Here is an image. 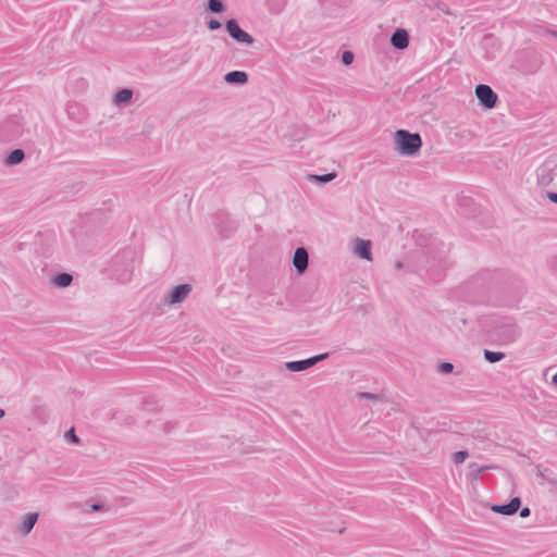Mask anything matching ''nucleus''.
I'll list each match as a JSON object with an SVG mask.
<instances>
[{"instance_id":"obj_17","label":"nucleus","mask_w":557,"mask_h":557,"mask_svg":"<svg viewBox=\"0 0 557 557\" xmlns=\"http://www.w3.org/2000/svg\"><path fill=\"white\" fill-rule=\"evenodd\" d=\"M72 281L73 276L65 272L57 274L53 278V283L59 287H67Z\"/></svg>"},{"instance_id":"obj_28","label":"nucleus","mask_w":557,"mask_h":557,"mask_svg":"<svg viewBox=\"0 0 557 557\" xmlns=\"http://www.w3.org/2000/svg\"><path fill=\"white\" fill-rule=\"evenodd\" d=\"M235 228L234 227H230V228H221L220 230V234L225 237V238H228L231 237V235L234 233Z\"/></svg>"},{"instance_id":"obj_22","label":"nucleus","mask_w":557,"mask_h":557,"mask_svg":"<svg viewBox=\"0 0 557 557\" xmlns=\"http://www.w3.org/2000/svg\"><path fill=\"white\" fill-rule=\"evenodd\" d=\"M468 457V453L466 450L456 451L453 456V460L456 465L462 463Z\"/></svg>"},{"instance_id":"obj_15","label":"nucleus","mask_w":557,"mask_h":557,"mask_svg":"<svg viewBox=\"0 0 557 557\" xmlns=\"http://www.w3.org/2000/svg\"><path fill=\"white\" fill-rule=\"evenodd\" d=\"M25 158V152L24 150L22 149H14L13 151H11L7 159H5V163L8 165H16L18 163H21Z\"/></svg>"},{"instance_id":"obj_24","label":"nucleus","mask_w":557,"mask_h":557,"mask_svg":"<svg viewBox=\"0 0 557 557\" xmlns=\"http://www.w3.org/2000/svg\"><path fill=\"white\" fill-rule=\"evenodd\" d=\"M453 370H454V364L450 362H442L438 364V372H441V373L448 374V373L453 372Z\"/></svg>"},{"instance_id":"obj_35","label":"nucleus","mask_w":557,"mask_h":557,"mask_svg":"<svg viewBox=\"0 0 557 557\" xmlns=\"http://www.w3.org/2000/svg\"><path fill=\"white\" fill-rule=\"evenodd\" d=\"M4 414H5V413H4V410H3V409H0V419H1L2 417H4Z\"/></svg>"},{"instance_id":"obj_3","label":"nucleus","mask_w":557,"mask_h":557,"mask_svg":"<svg viewBox=\"0 0 557 557\" xmlns=\"http://www.w3.org/2000/svg\"><path fill=\"white\" fill-rule=\"evenodd\" d=\"M225 29L228 35L239 44L250 46L255 42V38L246 30L240 28L238 22L235 18H230L225 22Z\"/></svg>"},{"instance_id":"obj_32","label":"nucleus","mask_w":557,"mask_h":557,"mask_svg":"<svg viewBox=\"0 0 557 557\" xmlns=\"http://www.w3.org/2000/svg\"><path fill=\"white\" fill-rule=\"evenodd\" d=\"M395 267H396V269H401L404 265H403V262H401V261H397V262L395 263Z\"/></svg>"},{"instance_id":"obj_2","label":"nucleus","mask_w":557,"mask_h":557,"mask_svg":"<svg viewBox=\"0 0 557 557\" xmlns=\"http://www.w3.org/2000/svg\"><path fill=\"white\" fill-rule=\"evenodd\" d=\"M395 149L401 156H414L422 147V138L418 133L398 129L395 133Z\"/></svg>"},{"instance_id":"obj_4","label":"nucleus","mask_w":557,"mask_h":557,"mask_svg":"<svg viewBox=\"0 0 557 557\" xmlns=\"http://www.w3.org/2000/svg\"><path fill=\"white\" fill-rule=\"evenodd\" d=\"M329 354L324 352L302 360L287 361L284 362L283 366L290 372H301L315 366L318 362L325 360Z\"/></svg>"},{"instance_id":"obj_21","label":"nucleus","mask_w":557,"mask_h":557,"mask_svg":"<svg viewBox=\"0 0 557 557\" xmlns=\"http://www.w3.org/2000/svg\"><path fill=\"white\" fill-rule=\"evenodd\" d=\"M356 397L359 399H368L371 401H381L383 399L382 395L368 392H359L356 394Z\"/></svg>"},{"instance_id":"obj_30","label":"nucleus","mask_w":557,"mask_h":557,"mask_svg":"<svg viewBox=\"0 0 557 557\" xmlns=\"http://www.w3.org/2000/svg\"><path fill=\"white\" fill-rule=\"evenodd\" d=\"M530 513H531V510H530V508H528V507H524V508H522V509L520 510V517H521V518H527V517H529V516H530Z\"/></svg>"},{"instance_id":"obj_7","label":"nucleus","mask_w":557,"mask_h":557,"mask_svg":"<svg viewBox=\"0 0 557 557\" xmlns=\"http://www.w3.org/2000/svg\"><path fill=\"white\" fill-rule=\"evenodd\" d=\"M557 176V163L546 160L537 170V181L542 185H548Z\"/></svg>"},{"instance_id":"obj_11","label":"nucleus","mask_w":557,"mask_h":557,"mask_svg":"<svg viewBox=\"0 0 557 557\" xmlns=\"http://www.w3.org/2000/svg\"><path fill=\"white\" fill-rule=\"evenodd\" d=\"M391 45L399 50H403L409 45V34L404 28H397L391 36Z\"/></svg>"},{"instance_id":"obj_10","label":"nucleus","mask_w":557,"mask_h":557,"mask_svg":"<svg viewBox=\"0 0 557 557\" xmlns=\"http://www.w3.org/2000/svg\"><path fill=\"white\" fill-rule=\"evenodd\" d=\"M520 505H521V500L519 497H513L510 499V502L508 504H505V505H494L492 507V510L494 512H497V513H500V515H504V516H511L513 513H516L519 508H520Z\"/></svg>"},{"instance_id":"obj_26","label":"nucleus","mask_w":557,"mask_h":557,"mask_svg":"<svg viewBox=\"0 0 557 557\" xmlns=\"http://www.w3.org/2000/svg\"><path fill=\"white\" fill-rule=\"evenodd\" d=\"M470 470L475 473V475H479L483 471L490 469L491 467L487 466H479L478 463H470L469 466Z\"/></svg>"},{"instance_id":"obj_1","label":"nucleus","mask_w":557,"mask_h":557,"mask_svg":"<svg viewBox=\"0 0 557 557\" xmlns=\"http://www.w3.org/2000/svg\"><path fill=\"white\" fill-rule=\"evenodd\" d=\"M480 326L485 334V343L490 345H509L520 335L512 318L484 317Z\"/></svg>"},{"instance_id":"obj_5","label":"nucleus","mask_w":557,"mask_h":557,"mask_svg":"<svg viewBox=\"0 0 557 557\" xmlns=\"http://www.w3.org/2000/svg\"><path fill=\"white\" fill-rule=\"evenodd\" d=\"M475 95L480 104L485 109H493L496 107L498 96L488 85H478L475 87Z\"/></svg>"},{"instance_id":"obj_33","label":"nucleus","mask_w":557,"mask_h":557,"mask_svg":"<svg viewBox=\"0 0 557 557\" xmlns=\"http://www.w3.org/2000/svg\"><path fill=\"white\" fill-rule=\"evenodd\" d=\"M553 383L557 385V373L553 376Z\"/></svg>"},{"instance_id":"obj_31","label":"nucleus","mask_w":557,"mask_h":557,"mask_svg":"<svg viewBox=\"0 0 557 557\" xmlns=\"http://www.w3.org/2000/svg\"><path fill=\"white\" fill-rule=\"evenodd\" d=\"M102 508H103V506H102V505H100V504H94V505L91 506V510H94V511H99V510H101Z\"/></svg>"},{"instance_id":"obj_12","label":"nucleus","mask_w":557,"mask_h":557,"mask_svg":"<svg viewBox=\"0 0 557 557\" xmlns=\"http://www.w3.org/2000/svg\"><path fill=\"white\" fill-rule=\"evenodd\" d=\"M355 253L362 259L372 260L371 242L357 238L355 242Z\"/></svg>"},{"instance_id":"obj_34","label":"nucleus","mask_w":557,"mask_h":557,"mask_svg":"<svg viewBox=\"0 0 557 557\" xmlns=\"http://www.w3.org/2000/svg\"><path fill=\"white\" fill-rule=\"evenodd\" d=\"M549 34L557 37V32H555V30H549Z\"/></svg>"},{"instance_id":"obj_6","label":"nucleus","mask_w":557,"mask_h":557,"mask_svg":"<svg viewBox=\"0 0 557 557\" xmlns=\"http://www.w3.org/2000/svg\"><path fill=\"white\" fill-rule=\"evenodd\" d=\"M193 287L190 284H180L175 286L164 298L165 304L176 305L183 302L191 293Z\"/></svg>"},{"instance_id":"obj_29","label":"nucleus","mask_w":557,"mask_h":557,"mask_svg":"<svg viewBox=\"0 0 557 557\" xmlns=\"http://www.w3.org/2000/svg\"><path fill=\"white\" fill-rule=\"evenodd\" d=\"M547 198L554 202V203H557V193L555 191H549L547 193Z\"/></svg>"},{"instance_id":"obj_27","label":"nucleus","mask_w":557,"mask_h":557,"mask_svg":"<svg viewBox=\"0 0 557 557\" xmlns=\"http://www.w3.org/2000/svg\"><path fill=\"white\" fill-rule=\"evenodd\" d=\"M207 26L210 30H216L221 28L222 24L218 20L212 18L207 22Z\"/></svg>"},{"instance_id":"obj_8","label":"nucleus","mask_w":557,"mask_h":557,"mask_svg":"<svg viewBox=\"0 0 557 557\" xmlns=\"http://www.w3.org/2000/svg\"><path fill=\"white\" fill-rule=\"evenodd\" d=\"M22 134V127L13 120L5 122L0 128V139L11 141L18 138Z\"/></svg>"},{"instance_id":"obj_20","label":"nucleus","mask_w":557,"mask_h":557,"mask_svg":"<svg viewBox=\"0 0 557 557\" xmlns=\"http://www.w3.org/2000/svg\"><path fill=\"white\" fill-rule=\"evenodd\" d=\"M484 356L485 359L492 363L500 361L505 357V355L499 350H484Z\"/></svg>"},{"instance_id":"obj_14","label":"nucleus","mask_w":557,"mask_h":557,"mask_svg":"<svg viewBox=\"0 0 557 557\" xmlns=\"http://www.w3.org/2000/svg\"><path fill=\"white\" fill-rule=\"evenodd\" d=\"M133 98V90L128 88L120 89L114 96V103L119 107H124L131 102Z\"/></svg>"},{"instance_id":"obj_19","label":"nucleus","mask_w":557,"mask_h":557,"mask_svg":"<svg viewBox=\"0 0 557 557\" xmlns=\"http://www.w3.org/2000/svg\"><path fill=\"white\" fill-rule=\"evenodd\" d=\"M335 177H336L335 172L323 174V175H313L312 174L309 176L310 181L321 183V184H326V183L333 181Z\"/></svg>"},{"instance_id":"obj_23","label":"nucleus","mask_w":557,"mask_h":557,"mask_svg":"<svg viewBox=\"0 0 557 557\" xmlns=\"http://www.w3.org/2000/svg\"><path fill=\"white\" fill-rule=\"evenodd\" d=\"M355 55L351 51L346 50L342 53V62L345 65H350L354 62Z\"/></svg>"},{"instance_id":"obj_13","label":"nucleus","mask_w":557,"mask_h":557,"mask_svg":"<svg viewBox=\"0 0 557 557\" xmlns=\"http://www.w3.org/2000/svg\"><path fill=\"white\" fill-rule=\"evenodd\" d=\"M224 81L230 85H245L248 74L244 71H231L224 75Z\"/></svg>"},{"instance_id":"obj_16","label":"nucleus","mask_w":557,"mask_h":557,"mask_svg":"<svg viewBox=\"0 0 557 557\" xmlns=\"http://www.w3.org/2000/svg\"><path fill=\"white\" fill-rule=\"evenodd\" d=\"M37 520H38V513H36V512L28 513L23 521L22 531L25 534L29 533L33 530Z\"/></svg>"},{"instance_id":"obj_25","label":"nucleus","mask_w":557,"mask_h":557,"mask_svg":"<svg viewBox=\"0 0 557 557\" xmlns=\"http://www.w3.org/2000/svg\"><path fill=\"white\" fill-rule=\"evenodd\" d=\"M65 438L76 445H78L81 443L79 438L76 436L75 434V430L74 428H72L71 430H69L66 433H65Z\"/></svg>"},{"instance_id":"obj_9","label":"nucleus","mask_w":557,"mask_h":557,"mask_svg":"<svg viewBox=\"0 0 557 557\" xmlns=\"http://www.w3.org/2000/svg\"><path fill=\"white\" fill-rule=\"evenodd\" d=\"M309 255L305 247L296 248L293 257V264L297 273L302 274L308 269Z\"/></svg>"},{"instance_id":"obj_18","label":"nucleus","mask_w":557,"mask_h":557,"mask_svg":"<svg viewBox=\"0 0 557 557\" xmlns=\"http://www.w3.org/2000/svg\"><path fill=\"white\" fill-rule=\"evenodd\" d=\"M207 10L212 13L220 14L226 10V7L222 0H208Z\"/></svg>"}]
</instances>
